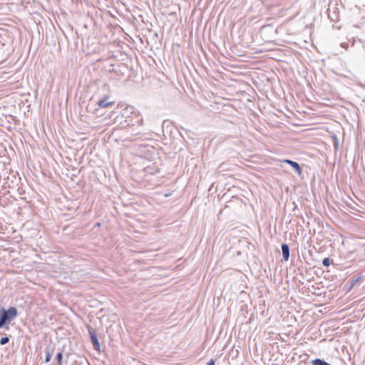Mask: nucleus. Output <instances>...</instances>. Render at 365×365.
<instances>
[{
  "instance_id": "1",
  "label": "nucleus",
  "mask_w": 365,
  "mask_h": 365,
  "mask_svg": "<svg viewBox=\"0 0 365 365\" xmlns=\"http://www.w3.org/2000/svg\"><path fill=\"white\" fill-rule=\"evenodd\" d=\"M18 314L17 309L14 307H11L8 309L2 308L0 310V329L10 324Z\"/></svg>"
},
{
  "instance_id": "2",
  "label": "nucleus",
  "mask_w": 365,
  "mask_h": 365,
  "mask_svg": "<svg viewBox=\"0 0 365 365\" xmlns=\"http://www.w3.org/2000/svg\"><path fill=\"white\" fill-rule=\"evenodd\" d=\"M100 89L106 91V93L103 95L100 99H98V101L96 102V104L102 108L113 106L115 104V101H109L110 93L109 86L106 83H104Z\"/></svg>"
},
{
  "instance_id": "3",
  "label": "nucleus",
  "mask_w": 365,
  "mask_h": 365,
  "mask_svg": "<svg viewBox=\"0 0 365 365\" xmlns=\"http://www.w3.org/2000/svg\"><path fill=\"white\" fill-rule=\"evenodd\" d=\"M87 329L93 349L95 350L100 351V344L95 329L90 325L87 326Z\"/></svg>"
},
{
  "instance_id": "4",
  "label": "nucleus",
  "mask_w": 365,
  "mask_h": 365,
  "mask_svg": "<svg viewBox=\"0 0 365 365\" xmlns=\"http://www.w3.org/2000/svg\"><path fill=\"white\" fill-rule=\"evenodd\" d=\"M282 162L290 165L291 167L297 173L298 175H300L302 174V168L298 163L292 161L291 160H287V159L283 160Z\"/></svg>"
},
{
  "instance_id": "5",
  "label": "nucleus",
  "mask_w": 365,
  "mask_h": 365,
  "mask_svg": "<svg viewBox=\"0 0 365 365\" xmlns=\"http://www.w3.org/2000/svg\"><path fill=\"white\" fill-rule=\"evenodd\" d=\"M282 257L284 261H287L289 258V247L287 244L283 243L282 245Z\"/></svg>"
},
{
  "instance_id": "6",
  "label": "nucleus",
  "mask_w": 365,
  "mask_h": 365,
  "mask_svg": "<svg viewBox=\"0 0 365 365\" xmlns=\"http://www.w3.org/2000/svg\"><path fill=\"white\" fill-rule=\"evenodd\" d=\"M313 365H331L328 362L325 361L324 360L320 359H316L312 361Z\"/></svg>"
},
{
  "instance_id": "7",
  "label": "nucleus",
  "mask_w": 365,
  "mask_h": 365,
  "mask_svg": "<svg viewBox=\"0 0 365 365\" xmlns=\"http://www.w3.org/2000/svg\"><path fill=\"white\" fill-rule=\"evenodd\" d=\"M53 351H54V349H52L51 351L48 350L46 351V359H45L46 363H48L50 361V360L53 356Z\"/></svg>"
},
{
  "instance_id": "8",
  "label": "nucleus",
  "mask_w": 365,
  "mask_h": 365,
  "mask_svg": "<svg viewBox=\"0 0 365 365\" xmlns=\"http://www.w3.org/2000/svg\"><path fill=\"white\" fill-rule=\"evenodd\" d=\"M62 359H63V351H59L56 354L57 365H63Z\"/></svg>"
},
{
  "instance_id": "9",
  "label": "nucleus",
  "mask_w": 365,
  "mask_h": 365,
  "mask_svg": "<svg viewBox=\"0 0 365 365\" xmlns=\"http://www.w3.org/2000/svg\"><path fill=\"white\" fill-rule=\"evenodd\" d=\"M333 139H334V149L336 150L339 149V140L336 135H334Z\"/></svg>"
},
{
  "instance_id": "10",
  "label": "nucleus",
  "mask_w": 365,
  "mask_h": 365,
  "mask_svg": "<svg viewBox=\"0 0 365 365\" xmlns=\"http://www.w3.org/2000/svg\"><path fill=\"white\" fill-rule=\"evenodd\" d=\"M9 341V338L8 336H4L0 339V344L4 345Z\"/></svg>"
},
{
  "instance_id": "11",
  "label": "nucleus",
  "mask_w": 365,
  "mask_h": 365,
  "mask_svg": "<svg viewBox=\"0 0 365 365\" xmlns=\"http://www.w3.org/2000/svg\"><path fill=\"white\" fill-rule=\"evenodd\" d=\"M361 279V277H358L356 278L353 277L351 279V286H354Z\"/></svg>"
},
{
  "instance_id": "12",
  "label": "nucleus",
  "mask_w": 365,
  "mask_h": 365,
  "mask_svg": "<svg viewBox=\"0 0 365 365\" xmlns=\"http://www.w3.org/2000/svg\"><path fill=\"white\" fill-rule=\"evenodd\" d=\"M322 264L325 267H329L330 265V259L328 257H326L323 259Z\"/></svg>"
},
{
  "instance_id": "13",
  "label": "nucleus",
  "mask_w": 365,
  "mask_h": 365,
  "mask_svg": "<svg viewBox=\"0 0 365 365\" xmlns=\"http://www.w3.org/2000/svg\"><path fill=\"white\" fill-rule=\"evenodd\" d=\"M206 365H215V360L211 359Z\"/></svg>"
}]
</instances>
